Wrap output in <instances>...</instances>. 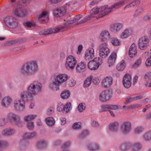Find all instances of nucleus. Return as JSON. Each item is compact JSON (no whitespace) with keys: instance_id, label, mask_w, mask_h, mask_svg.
I'll return each mask as SVG.
<instances>
[{"instance_id":"473e14b6","label":"nucleus","mask_w":151,"mask_h":151,"mask_svg":"<svg viewBox=\"0 0 151 151\" xmlns=\"http://www.w3.org/2000/svg\"><path fill=\"white\" fill-rule=\"evenodd\" d=\"M15 131L14 129L10 128L4 129L1 131V134L6 136H10L14 133Z\"/></svg>"},{"instance_id":"c03bdc74","label":"nucleus","mask_w":151,"mask_h":151,"mask_svg":"<svg viewBox=\"0 0 151 151\" xmlns=\"http://www.w3.org/2000/svg\"><path fill=\"white\" fill-rule=\"evenodd\" d=\"M47 142L45 140H41L37 142L36 145L39 148L45 147L47 145Z\"/></svg>"},{"instance_id":"5fc2aeb1","label":"nucleus","mask_w":151,"mask_h":151,"mask_svg":"<svg viewBox=\"0 0 151 151\" xmlns=\"http://www.w3.org/2000/svg\"><path fill=\"white\" fill-rule=\"evenodd\" d=\"M14 122L15 125L18 127H21L23 125V122L20 120L19 116Z\"/></svg>"},{"instance_id":"2f4dec72","label":"nucleus","mask_w":151,"mask_h":151,"mask_svg":"<svg viewBox=\"0 0 151 151\" xmlns=\"http://www.w3.org/2000/svg\"><path fill=\"white\" fill-rule=\"evenodd\" d=\"M36 135L37 133L36 132H27L23 134L22 137L23 139H29L34 138Z\"/></svg>"},{"instance_id":"39448f33","label":"nucleus","mask_w":151,"mask_h":151,"mask_svg":"<svg viewBox=\"0 0 151 151\" xmlns=\"http://www.w3.org/2000/svg\"><path fill=\"white\" fill-rule=\"evenodd\" d=\"M77 63V61L76 57L70 55L66 58L65 66L67 70H73L75 68Z\"/></svg>"},{"instance_id":"774afa93","label":"nucleus","mask_w":151,"mask_h":151,"mask_svg":"<svg viewBox=\"0 0 151 151\" xmlns=\"http://www.w3.org/2000/svg\"><path fill=\"white\" fill-rule=\"evenodd\" d=\"M6 119L4 118L0 119V126H3L5 125L6 123Z\"/></svg>"},{"instance_id":"6e6552de","label":"nucleus","mask_w":151,"mask_h":151,"mask_svg":"<svg viewBox=\"0 0 151 151\" xmlns=\"http://www.w3.org/2000/svg\"><path fill=\"white\" fill-rule=\"evenodd\" d=\"M103 63L102 59L100 58L96 57L90 61L88 64V68L91 70L97 69Z\"/></svg>"},{"instance_id":"5701e85b","label":"nucleus","mask_w":151,"mask_h":151,"mask_svg":"<svg viewBox=\"0 0 151 151\" xmlns=\"http://www.w3.org/2000/svg\"><path fill=\"white\" fill-rule=\"evenodd\" d=\"M111 37L109 32L107 30L101 32L100 35V39L102 41H105L109 39Z\"/></svg>"},{"instance_id":"69168bd1","label":"nucleus","mask_w":151,"mask_h":151,"mask_svg":"<svg viewBox=\"0 0 151 151\" xmlns=\"http://www.w3.org/2000/svg\"><path fill=\"white\" fill-rule=\"evenodd\" d=\"M89 134V131H84L82 132L79 137L80 138H83L88 135Z\"/></svg>"},{"instance_id":"f03ea898","label":"nucleus","mask_w":151,"mask_h":151,"mask_svg":"<svg viewBox=\"0 0 151 151\" xmlns=\"http://www.w3.org/2000/svg\"><path fill=\"white\" fill-rule=\"evenodd\" d=\"M68 78V75L65 73L52 75L50 78L51 83L49 84V88L54 91L59 90V86L65 82Z\"/></svg>"},{"instance_id":"f3484780","label":"nucleus","mask_w":151,"mask_h":151,"mask_svg":"<svg viewBox=\"0 0 151 151\" xmlns=\"http://www.w3.org/2000/svg\"><path fill=\"white\" fill-rule=\"evenodd\" d=\"M122 82L123 85L125 88H129L132 83V78L131 75L129 74H125L123 77Z\"/></svg>"},{"instance_id":"4d7b16f0","label":"nucleus","mask_w":151,"mask_h":151,"mask_svg":"<svg viewBox=\"0 0 151 151\" xmlns=\"http://www.w3.org/2000/svg\"><path fill=\"white\" fill-rule=\"evenodd\" d=\"M144 79L146 81H150L151 79V72L149 71L145 74Z\"/></svg>"},{"instance_id":"c756f323","label":"nucleus","mask_w":151,"mask_h":151,"mask_svg":"<svg viewBox=\"0 0 151 151\" xmlns=\"http://www.w3.org/2000/svg\"><path fill=\"white\" fill-rule=\"evenodd\" d=\"M66 12V9L65 8L57 9L54 11V14L56 17H60L63 16L65 14Z\"/></svg>"},{"instance_id":"a18cd8bd","label":"nucleus","mask_w":151,"mask_h":151,"mask_svg":"<svg viewBox=\"0 0 151 151\" xmlns=\"http://www.w3.org/2000/svg\"><path fill=\"white\" fill-rule=\"evenodd\" d=\"M140 1L139 0H134L130 4L126 5L125 9H127L129 7L136 6L139 4Z\"/></svg>"},{"instance_id":"c85d7f7f","label":"nucleus","mask_w":151,"mask_h":151,"mask_svg":"<svg viewBox=\"0 0 151 151\" xmlns=\"http://www.w3.org/2000/svg\"><path fill=\"white\" fill-rule=\"evenodd\" d=\"M119 127L118 122H114L110 123L109 125V129L110 131L115 132H117Z\"/></svg>"},{"instance_id":"20e7f679","label":"nucleus","mask_w":151,"mask_h":151,"mask_svg":"<svg viewBox=\"0 0 151 151\" xmlns=\"http://www.w3.org/2000/svg\"><path fill=\"white\" fill-rule=\"evenodd\" d=\"M111 12V9L108 8L107 6H102L99 8L97 7L93 8L91 11L90 15L87 18L88 20L91 19L92 18L94 17L95 15L99 13V14L96 17L97 19L102 17Z\"/></svg>"},{"instance_id":"7c9ffc66","label":"nucleus","mask_w":151,"mask_h":151,"mask_svg":"<svg viewBox=\"0 0 151 151\" xmlns=\"http://www.w3.org/2000/svg\"><path fill=\"white\" fill-rule=\"evenodd\" d=\"M81 18V15H77L70 20L67 21V22L65 21L64 22L63 24V25L61 26V27H64V28L69 24H72L75 21H77L79 20Z\"/></svg>"},{"instance_id":"8fccbe9b","label":"nucleus","mask_w":151,"mask_h":151,"mask_svg":"<svg viewBox=\"0 0 151 151\" xmlns=\"http://www.w3.org/2000/svg\"><path fill=\"white\" fill-rule=\"evenodd\" d=\"M24 25L26 28H29L31 27H34L35 25V22L30 21L29 22H27L24 23Z\"/></svg>"},{"instance_id":"bb28decb","label":"nucleus","mask_w":151,"mask_h":151,"mask_svg":"<svg viewBox=\"0 0 151 151\" xmlns=\"http://www.w3.org/2000/svg\"><path fill=\"white\" fill-rule=\"evenodd\" d=\"M129 1V0H122L119 1L115 4L112 5L111 7H108V8L111 9V12L113 9H117L119 8L123 5H124L125 4L127 3Z\"/></svg>"},{"instance_id":"4c0bfd02","label":"nucleus","mask_w":151,"mask_h":151,"mask_svg":"<svg viewBox=\"0 0 151 151\" xmlns=\"http://www.w3.org/2000/svg\"><path fill=\"white\" fill-rule=\"evenodd\" d=\"M142 98V96L140 95L139 96H134L131 97L128 99H127L124 102V104H127L131 102L136 100L139 99H140Z\"/></svg>"},{"instance_id":"79ce46f5","label":"nucleus","mask_w":151,"mask_h":151,"mask_svg":"<svg viewBox=\"0 0 151 151\" xmlns=\"http://www.w3.org/2000/svg\"><path fill=\"white\" fill-rule=\"evenodd\" d=\"M142 147V145L140 143H135L132 146V151H139Z\"/></svg>"},{"instance_id":"a211bd4d","label":"nucleus","mask_w":151,"mask_h":151,"mask_svg":"<svg viewBox=\"0 0 151 151\" xmlns=\"http://www.w3.org/2000/svg\"><path fill=\"white\" fill-rule=\"evenodd\" d=\"M123 28V24L120 22L114 23L110 25V28L111 30L116 33L119 32Z\"/></svg>"},{"instance_id":"f704fd0d","label":"nucleus","mask_w":151,"mask_h":151,"mask_svg":"<svg viewBox=\"0 0 151 151\" xmlns=\"http://www.w3.org/2000/svg\"><path fill=\"white\" fill-rule=\"evenodd\" d=\"M37 115L34 114H30L25 116L23 118L24 120L26 122L34 120L37 117Z\"/></svg>"},{"instance_id":"b1692460","label":"nucleus","mask_w":151,"mask_h":151,"mask_svg":"<svg viewBox=\"0 0 151 151\" xmlns=\"http://www.w3.org/2000/svg\"><path fill=\"white\" fill-rule=\"evenodd\" d=\"M117 58V54L116 53L112 52L109 56L108 60V64L110 67L114 64Z\"/></svg>"},{"instance_id":"423d86ee","label":"nucleus","mask_w":151,"mask_h":151,"mask_svg":"<svg viewBox=\"0 0 151 151\" xmlns=\"http://www.w3.org/2000/svg\"><path fill=\"white\" fill-rule=\"evenodd\" d=\"M49 13L46 9L41 11L38 15L35 17V22H40L42 23H46L49 20Z\"/></svg>"},{"instance_id":"4be33fe9","label":"nucleus","mask_w":151,"mask_h":151,"mask_svg":"<svg viewBox=\"0 0 151 151\" xmlns=\"http://www.w3.org/2000/svg\"><path fill=\"white\" fill-rule=\"evenodd\" d=\"M144 57L147 58L145 65L147 67L151 66V49L145 52L143 54Z\"/></svg>"},{"instance_id":"aec40b11","label":"nucleus","mask_w":151,"mask_h":151,"mask_svg":"<svg viewBox=\"0 0 151 151\" xmlns=\"http://www.w3.org/2000/svg\"><path fill=\"white\" fill-rule=\"evenodd\" d=\"M28 11L25 9H22L17 7L14 10L13 13L16 16L22 17L27 15L28 13Z\"/></svg>"},{"instance_id":"6e6d98bb","label":"nucleus","mask_w":151,"mask_h":151,"mask_svg":"<svg viewBox=\"0 0 151 151\" xmlns=\"http://www.w3.org/2000/svg\"><path fill=\"white\" fill-rule=\"evenodd\" d=\"M143 128L141 126H138L134 130L135 133L137 134H139L141 133L143 130Z\"/></svg>"},{"instance_id":"7ed1b4c3","label":"nucleus","mask_w":151,"mask_h":151,"mask_svg":"<svg viewBox=\"0 0 151 151\" xmlns=\"http://www.w3.org/2000/svg\"><path fill=\"white\" fill-rule=\"evenodd\" d=\"M38 69L37 61L32 60L24 64L20 69L19 73L22 75H30L37 72Z\"/></svg>"},{"instance_id":"6ab92c4d","label":"nucleus","mask_w":151,"mask_h":151,"mask_svg":"<svg viewBox=\"0 0 151 151\" xmlns=\"http://www.w3.org/2000/svg\"><path fill=\"white\" fill-rule=\"evenodd\" d=\"M94 49L92 47H89L86 49L84 54V58L86 60H89L94 57Z\"/></svg>"},{"instance_id":"e2e57ef3","label":"nucleus","mask_w":151,"mask_h":151,"mask_svg":"<svg viewBox=\"0 0 151 151\" xmlns=\"http://www.w3.org/2000/svg\"><path fill=\"white\" fill-rule=\"evenodd\" d=\"M64 105L61 102L58 103L57 105V110L58 111H63Z\"/></svg>"},{"instance_id":"9d476101","label":"nucleus","mask_w":151,"mask_h":151,"mask_svg":"<svg viewBox=\"0 0 151 151\" xmlns=\"http://www.w3.org/2000/svg\"><path fill=\"white\" fill-rule=\"evenodd\" d=\"M120 129L123 134H129L132 129L131 122L129 121L124 122L121 125Z\"/></svg>"},{"instance_id":"58836bf2","label":"nucleus","mask_w":151,"mask_h":151,"mask_svg":"<svg viewBox=\"0 0 151 151\" xmlns=\"http://www.w3.org/2000/svg\"><path fill=\"white\" fill-rule=\"evenodd\" d=\"M86 66V65L85 63L81 62L77 65L76 68V70L78 72H81L85 68Z\"/></svg>"},{"instance_id":"09e8293b","label":"nucleus","mask_w":151,"mask_h":151,"mask_svg":"<svg viewBox=\"0 0 151 151\" xmlns=\"http://www.w3.org/2000/svg\"><path fill=\"white\" fill-rule=\"evenodd\" d=\"M144 10L142 7H139L135 11L133 16L134 18L137 17Z\"/></svg>"},{"instance_id":"bf43d9fd","label":"nucleus","mask_w":151,"mask_h":151,"mask_svg":"<svg viewBox=\"0 0 151 151\" xmlns=\"http://www.w3.org/2000/svg\"><path fill=\"white\" fill-rule=\"evenodd\" d=\"M92 81L93 83L95 85H98L100 82V79L98 77H93L92 76Z\"/></svg>"},{"instance_id":"13d9d810","label":"nucleus","mask_w":151,"mask_h":151,"mask_svg":"<svg viewBox=\"0 0 151 151\" xmlns=\"http://www.w3.org/2000/svg\"><path fill=\"white\" fill-rule=\"evenodd\" d=\"M71 104L70 103H67L64 106L63 111L66 112H68L70 110Z\"/></svg>"},{"instance_id":"0eeeda50","label":"nucleus","mask_w":151,"mask_h":151,"mask_svg":"<svg viewBox=\"0 0 151 151\" xmlns=\"http://www.w3.org/2000/svg\"><path fill=\"white\" fill-rule=\"evenodd\" d=\"M3 20L6 25L10 28H16L18 25L16 19L12 16L9 15L4 17Z\"/></svg>"},{"instance_id":"49530a36","label":"nucleus","mask_w":151,"mask_h":151,"mask_svg":"<svg viewBox=\"0 0 151 151\" xmlns=\"http://www.w3.org/2000/svg\"><path fill=\"white\" fill-rule=\"evenodd\" d=\"M86 104L84 103H81L78 105L77 110L79 112H83L86 109Z\"/></svg>"},{"instance_id":"864d4df0","label":"nucleus","mask_w":151,"mask_h":151,"mask_svg":"<svg viewBox=\"0 0 151 151\" xmlns=\"http://www.w3.org/2000/svg\"><path fill=\"white\" fill-rule=\"evenodd\" d=\"M142 105L140 104H132L127 107V109H134L141 107Z\"/></svg>"},{"instance_id":"37998d69","label":"nucleus","mask_w":151,"mask_h":151,"mask_svg":"<svg viewBox=\"0 0 151 151\" xmlns=\"http://www.w3.org/2000/svg\"><path fill=\"white\" fill-rule=\"evenodd\" d=\"M92 79V76H91L87 78L85 80L83 83V87L84 88H87L91 85Z\"/></svg>"},{"instance_id":"f257e3e1","label":"nucleus","mask_w":151,"mask_h":151,"mask_svg":"<svg viewBox=\"0 0 151 151\" xmlns=\"http://www.w3.org/2000/svg\"><path fill=\"white\" fill-rule=\"evenodd\" d=\"M42 88V84L37 81L35 80L27 86V90L20 92V98L14 100V104L15 110L19 112L24 111L25 109L26 101L33 100V96L41 92Z\"/></svg>"},{"instance_id":"412c9836","label":"nucleus","mask_w":151,"mask_h":151,"mask_svg":"<svg viewBox=\"0 0 151 151\" xmlns=\"http://www.w3.org/2000/svg\"><path fill=\"white\" fill-rule=\"evenodd\" d=\"M133 33V30L130 28L125 29L120 35V38L121 39H125L132 35Z\"/></svg>"},{"instance_id":"ddd939ff","label":"nucleus","mask_w":151,"mask_h":151,"mask_svg":"<svg viewBox=\"0 0 151 151\" xmlns=\"http://www.w3.org/2000/svg\"><path fill=\"white\" fill-rule=\"evenodd\" d=\"M64 28V27L60 26L57 28L53 29H48L40 31L39 34L40 35H46L53 33H56Z\"/></svg>"},{"instance_id":"a878e982","label":"nucleus","mask_w":151,"mask_h":151,"mask_svg":"<svg viewBox=\"0 0 151 151\" xmlns=\"http://www.w3.org/2000/svg\"><path fill=\"white\" fill-rule=\"evenodd\" d=\"M137 46L134 43H133L129 49V54L130 57L132 58L137 55Z\"/></svg>"},{"instance_id":"72a5a7b5","label":"nucleus","mask_w":151,"mask_h":151,"mask_svg":"<svg viewBox=\"0 0 151 151\" xmlns=\"http://www.w3.org/2000/svg\"><path fill=\"white\" fill-rule=\"evenodd\" d=\"M126 63L124 60H122L117 65L116 68L119 71H122L126 66Z\"/></svg>"},{"instance_id":"338daca9","label":"nucleus","mask_w":151,"mask_h":151,"mask_svg":"<svg viewBox=\"0 0 151 151\" xmlns=\"http://www.w3.org/2000/svg\"><path fill=\"white\" fill-rule=\"evenodd\" d=\"M91 124L92 127L95 128L98 127L99 126L98 123L95 120H92L91 121Z\"/></svg>"},{"instance_id":"4468645a","label":"nucleus","mask_w":151,"mask_h":151,"mask_svg":"<svg viewBox=\"0 0 151 151\" xmlns=\"http://www.w3.org/2000/svg\"><path fill=\"white\" fill-rule=\"evenodd\" d=\"M13 101V99L10 96H5L2 98L1 101V106L3 108H6L11 105Z\"/></svg>"},{"instance_id":"3c124183","label":"nucleus","mask_w":151,"mask_h":151,"mask_svg":"<svg viewBox=\"0 0 151 151\" xmlns=\"http://www.w3.org/2000/svg\"><path fill=\"white\" fill-rule=\"evenodd\" d=\"M76 84V81L73 78L69 79L67 82V84L70 87H73L75 86Z\"/></svg>"},{"instance_id":"9b49d317","label":"nucleus","mask_w":151,"mask_h":151,"mask_svg":"<svg viewBox=\"0 0 151 151\" xmlns=\"http://www.w3.org/2000/svg\"><path fill=\"white\" fill-rule=\"evenodd\" d=\"M111 97V92L109 90H105L102 91L99 94V99L101 102L104 103L109 101Z\"/></svg>"},{"instance_id":"680f3d73","label":"nucleus","mask_w":151,"mask_h":151,"mask_svg":"<svg viewBox=\"0 0 151 151\" xmlns=\"http://www.w3.org/2000/svg\"><path fill=\"white\" fill-rule=\"evenodd\" d=\"M81 127V123L80 122L74 123L72 126V128L75 129H78Z\"/></svg>"},{"instance_id":"1a4fd4ad","label":"nucleus","mask_w":151,"mask_h":151,"mask_svg":"<svg viewBox=\"0 0 151 151\" xmlns=\"http://www.w3.org/2000/svg\"><path fill=\"white\" fill-rule=\"evenodd\" d=\"M99 56L102 58L107 57L110 52L108 44L106 42H104L99 45Z\"/></svg>"},{"instance_id":"2eb2a0df","label":"nucleus","mask_w":151,"mask_h":151,"mask_svg":"<svg viewBox=\"0 0 151 151\" xmlns=\"http://www.w3.org/2000/svg\"><path fill=\"white\" fill-rule=\"evenodd\" d=\"M113 81V78L111 76H109L105 77L102 81V86L105 88L110 87L112 85Z\"/></svg>"},{"instance_id":"a19ab883","label":"nucleus","mask_w":151,"mask_h":151,"mask_svg":"<svg viewBox=\"0 0 151 151\" xmlns=\"http://www.w3.org/2000/svg\"><path fill=\"white\" fill-rule=\"evenodd\" d=\"M142 139L145 141H147L151 140V131L145 132L142 137Z\"/></svg>"},{"instance_id":"de8ad7c7","label":"nucleus","mask_w":151,"mask_h":151,"mask_svg":"<svg viewBox=\"0 0 151 151\" xmlns=\"http://www.w3.org/2000/svg\"><path fill=\"white\" fill-rule=\"evenodd\" d=\"M47 124L49 126H52L55 123L54 119L52 117H48L45 119Z\"/></svg>"},{"instance_id":"c9c22d12","label":"nucleus","mask_w":151,"mask_h":151,"mask_svg":"<svg viewBox=\"0 0 151 151\" xmlns=\"http://www.w3.org/2000/svg\"><path fill=\"white\" fill-rule=\"evenodd\" d=\"M110 40L112 45L114 46H119L121 44V41L116 37H112L110 38Z\"/></svg>"},{"instance_id":"dca6fc26","label":"nucleus","mask_w":151,"mask_h":151,"mask_svg":"<svg viewBox=\"0 0 151 151\" xmlns=\"http://www.w3.org/2000/svg\"><path fill=\"white\" fill-rule=\"evenodd\" d=\"M119 109V106L116 105L112 104H104L101 107L100 111L105 112L108 111L109 110H116Z\"/></svg>"},{"instance_id":"ea45409f","label":"nucleus","mask_w":151,"mask_h":151,"mask_svg":"<svg viewBox=\"0 0 151 151\" xmlns=\"http://www.w3.org/2000/svg\"><path fill=\"white\" fill-rule=\"evenodd\" d=\"M70 91L68 90H65L63 91L61 93L60 96L63 99H68L70 96Z\"/></svg>"},{"instance_id":"0e129e2a","label":"nucleus","mask_w":151,"mask_h":151,"mask_svg":"<svg viewBox=\"0 0 151 151\" xmlns=\"http://www.w3.org/2000/svg\"><path fill=\"white\" fill-rule=\"evenodd\" d=\"M83 48V47L81 45H80L78 46V50L76 52V54L77 55H81Z\"/></svg>"},{"instance_id":"393cba45","label":"nucleus","mask_w":151,"mask_h":151,"mask_svg":"<svg viewBox=\"0 0 151 151\" xmlns=\"http://www.w3.org/2000/svg\"><path fill=\"white\" fill-rule=\"evenodd\" d=\"M77 1L76 0H71L68 2L65 6V8L70 10L74 8L77 6Z\"/></svg>"},{"instance_id":"e433bc0d","label":"nucleus","mask_w":151,"mask_h":151,"mask_svg":"<svg viewBox=\"0 0 151 151\" xmlns=\"http://www.w3.org/2000/svg\"><path fill=\"white\" fill-rule=\"evenodd\" d=\"M19 116L14 114L10 113L7 115V118L11 122H14L17 119Z\"/></svg>"},{"instance_id":"f8f14e48","label":"nucleus","mask_w":151,"mask_h":151,"mask_svg":"<svg viewBox=\"0 0 151 151\" xmlns=\"http://www.w3.org/2000/svg\"><path fill=\"white\" fill-rule=\"evenodd\" d=\"M149 39L147 36H144L142 37L139 40V48L142 50H146L149 47Z\"/></svg>"},{"instance_id":"603ef678","label":"nucleus","mask_w":151,"mask_h":151,"mask_svg":"<svg viewBox=\"0 0 151 151\" xmlns=\"http://www.w3.org/2000/svg\"><path fill=\"white\" fill-rule=\"evenodd\" d=\"M142 62V59L141 58H138L136 60L133 65L132 67L134 68H137L139 67L141 64Z\"/></svg>"},{"instance_id":"cd10ccee","label":"nucleus","mask_w":151,"mask_h":151,"mask_svg":"<svg viewBox=\"0 0 151 151\" xmlns=\"http://www.w3.org/2000/svg\"><path fill=\"white\" fill-rule=\"evenodd\" d=\"M86 147L90 151H94L99 150L100 147L97 143L92 142L88 143L86 145Z\"/></svg>"},{"instance_id":"052dcab7","label":"nucleus","mask_w":151,"mask_h":151,"mask_svg":"<svg viewBox=\"0 0 151 151\" xmlns=\"http://www.w3.org/2000/svg\"><path fill=\"white\" fill-rule=\"evenodd\" d=\"M27 127L29 129L33 130L34 127V122L32 121L28 122L27 124Z\"/></svg>"}]
</instances>
